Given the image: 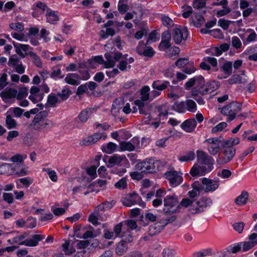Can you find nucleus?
<instances>
[{
  "label": "nucleus",
  "instance_id": "f257e3e1",
  "mask_svg": "<svg viewBox=\"0 0 257 257\" xmlns=\"http://www.w3.org/2000/svg\"><path fill=\"white\" fill-rule=\"evenodd\" d=\"M197 160L199 163L202 165L200 166L202 175H205L211 172L213 168L214 160L213 158L202 150L196 151Z\"/></svg>",
  "mask_w": 257,
  "mask_h": 257
},
{
  "label": "nucleus",
  "instance_id": "f03ea898",
  "mask_svg": "<svg viewBox=\"0 0 257 257\" xmlns=\"http://www.w3.org/2000/svg\"><path fill=\"white\" fill-rule=\"evenodd\" d=\"M159 164L160 162L158 161L147 159L137 163L135 167L137 170L141 171L142 173H153L159 170Z\"/></svg>",
  "mask_w": 257,
  "mask_h": 257
},
{
  "label": "nucleus",
  "instance_id": "7ed1b4c3",
  "mask_svg": "<svg viewBox=\"0 0 257 257\" xmlns=\"http://www.w3.org/2000/svg\"><path fill=\"white\" fill-rule=\"evenodd\" d=\"M241 106V104L233 101L224 106L221 112L223 115L228 116L227 121H231L235 118L236 113L240 110Z\"/></svg>",
  "mask_w": 257,
  "mask_h": 257
},
{
  "label": "nucleus",
  "instance_id": "20e7f679",
  "mask_svg": "<svg viewBox=\"0 0 257 257\" xmlns=\"http://www.w3.org/2000/svg\"><path fill=\"white\" fill-rule=\"evenodd\" d=\"M106 166L108 168L114 166L127 168L130 166V163L125 155H119L115 154L109 157Z\"/></svg>",
  "mask_w": 257,
  "mask_h": 257
},
{
  "label": "nucleus",
  "instance_id": "39448f33",
  "mask_svg": "<svg viewBox=\"0 0 257 257\" xmlns=\"http://www.w3.org/2000/svg\"><path fill=\"white\" fill-rule=\"evenodd\" d=\"M236 153L234 148H222V156L217 159L216 161L219 164H225L231 161Z\"/></svg>",
  "mask_w": 257,
  "mask_h": 257
},
{
  "label": "nucleus",
  "instance_id": "423d86ee",
  "mask_svg": "<svg viewBox=\"0 0 257 257\" xmlns=\"http://www.w3.org/2000/svg\"><path fill=\"white\" fill-rule=\"evenodd\" d=\"M212 201L210 198L202 197L196 202V206L193 205V208H190L192 212L194 213L203 212L208 206L212 204Z\"/></svg>",
  "mask_w": 257,
  "mask_h": 257
},
{
  "label": "nucleus",
  "instance_id": "0eeeda50",
  "mask_svg": "<svg viewBox=\"0 0 257 257\" xmlns=\"http://www.w3.org/2000/svg\"><path fill=\"white\" fill-rule=\"evenodd\" d=\"M188 36V31L186 27H184L182 29L176 28L173 30V38L176 44H180L182 40H186Z\"/></svg>",
  "mask_w": 257,
  "mask_h": 257
},
{
  "label": "nucleus",
  "instance_id": "6e6552de",
  "mask_svg": "<svg viewBox=\"0 0 257 257\" xmlns=\"http://www.w3.org/2000/svg\"><path fill=\"white\" fill-rule=\"evenodd\" d=\"M165 176L172 187L179 185L183 181L182 177L176 171H170L165 173Z\"/></svg>",
  "mask_w": 257,
  "mask_h": 257
},
{
  "label": "nucleus",
  "instance_id": "1a4fd4ad",
  "mask_svg": "<svg viewBox=\"0 0 257 257\" xmlns=\"http://www.w3.org/2000/svg\"><path fill=\"white\" fill-rule=\"evenodd\" d=\"M164 206L163 211L165 214H169L173 213L175 210H170V209L178 204L177 198L174 195H168L164 199Z\"/></svg>",
  "mask_w": 257,
  "mask_h": 257
},
{
  "label": "nucleus",
  "instance_id": "9d476101",
  "mask_svg": "<svg viewBox=\"0 0 257 257\" xmlns=\"http://www.w3.org/2000/svg\"><path fill=\"white\" fill-rule=\"evenodd\" d=\"M201 180L202 184L205 186L204 192L206 193L213 192L218 188V179L212 180L206 178H203Z\"/></svg>",
  "mask_w": 257,
  "mask_h": 257
},
{
  "label": "nucleus",
  "instance_id": "9b49d317",
  "mask_svg": "<svg viewBox=\"0 0 257 257\" xmlns=\"http://www.w3.org/2000/svg\"><path fill=\"white\" fill-rule=\"evenodd\" d=\"M219 86V82L215 80L209 81L206 84L204 83V87L203 88V91H200V94L202 95H204L211 93L216 90Z\"/></svg>",
  "mask_w": 257,
  "mask_h": 257
},
{
  "label": "nucleus",
  "instance_id": "f8f14e48",
  "mask_svg": "<svg viewBox=\"0 0 257 257\" xmlns=\"http://www.w3.org/2000/svg\"><path fill=\"white\" fill-rule=\"evenodd\" d=\"M45 238V236L40 234H35L31 236V237L19 243L20 245H25L28 246H35L38 244L39 241Z\"/></svg>",
  "mask_w": 257,
  "mask_h": 257
},
{
  "label": "nucleus",
  "instance_id": "ddd939ff",
  "mask_svg": "<svg viewBox=\"0 0 257 257\" xmlns=\"http://www.w3.org/2000/svg\"><path fill=\"white\" fill-rule=\"evenodd\" d=\"M204 83V78L201 76H196L191 79H190L185 84V89L187 90L189 89L192 86H193L195 84L196 86L201 85L203 86Z\"/></svg>",
  "mask_w": 257,
  "mask_h": 257
},
{
  "label": "nucleus",
  "instance_id": "4468645a",
  "mask_svg": "<svg viewBox=\"0 0 257 257\" xmlns=\"http://www.w3.org/2000/svg\"><path fill=\"white\" fill-rule=\"evenodd\" d=\"M18 91L12 88H7L0 93V96L3 101L7 102L8 99L13 98L16 97Z\"/></svg>",
  "mask_w": 257,
  "mask_h": 257
},
{
  "label": "nucleus",
  "instance_id": "2eb2a0df",
  "mask_svg": "<svg viewBox=\"0 0 257 257\" xmlns=\"http://www.w3.org/2000/svg\"><path fill=\"white\" fill-rule=\"evenodd\" d=\"M196 120L189 119L184 121L181 125V128L186 132H192L196 126Z\"/></svg>",
  "mask_w": 257,
  "mask_h": 257
},
{
  "label": "nucleus",
  "instance_id": "dca6fc26",
  "mask_svg": "<svg viewBox=\"0 0 257 257\" xmlns=\"http://www.w3.org/2000/svg\"><path fill=\"white\" fill-rule=\"evenodd\" d=\"M164 228L163 224H162L160 221L150 225L148 228V233L149 235L153 236L160 233Z\"/></svg>",
  "mask_w": 257,
  "mask_h": 257
},
{
  "label": "nucleus",
  "instance_id": "f3484780",
  "mask_svg": "<svg viewBox=\"0 0 257 257\" xmlns=\"http://www.w3.org/2000/svg\"><path fill=\"white\" fill-rule=\"evenodd\" d=\"M221 70L225 75L224 78H226L232 73V63L231 61H227L224 63L221 67Z\"/></svg>",
  "mask_w": 257,
  "mask_h": 257
},
{
  "label": "nucleus",
  "instance_id": "a211bd4d",
  "mask_svg": "<svg viewBox=\"0 0 257 257\" xmlns=\"http://www.w3.org/2000/svg\"><path fill=\"white\" fill-rule=\"evenodd\" d=\"M46 17L47 22L51 24H55L56 22L59 20L58 16L55 13V12L52 11L50 9H47Z\"/></svg>",
  "mask_w": 257,
  "mask_h": 257
},
{
  "label": "nucleus",
  "instance_id": "6ab92c4d",
  "mask_svg": "<svg viewBox=\"0 0 257 257\" xmlns=\"http://www.w3.org/2000/svg\"><path fill=\"white\" fill-rule=\"evenodd\" d=\"M249 194L246 191H243L241 194L235 199V203L237 205H244L246 204Z\"/></svg>",
  "mask_w": 257,
  "mask_h": 257
},
{
  "label": "nucleus",
  "instance_id": "aec40b11",
  "mask_svg": "<svg viewBox=\"0 0 257 257\" xmlns=\"http://www.w3.org/2000/svg\"><path fill=\"white\" fill-rule=\"evenodd\" d=\"M13 166L10 163H3L0 165V175H12Z\"/></svg>",
  "mask_w": 257,
  "mask_h": 257
},
{
  "label": "nucleus",
  "instance_id": "412c9836",
  "mask_svg": "<svg viewBox=\"0 0 257 257\" xmlns=\"http://www.w3.org/2000/svg\"><path fill=\"white\" fill-rule=\"evenodd\" d=\"M169 82L167 81L162 82L160 80H157L153 82L152 87L154 89H156L161 92V91L166 89L169 85Z\"/></svg>",
  "mask_w": 257,
  "mask_h": 257
},
{
  "label": "nucleus",
  "instance_id": "4be33fe9",
  "mask_svg": "<svg viewBox=\"0 0 257 257\" xmlns=\"http://www.w3.org/2000/svg\"><path fill=\"white\" fill-rule=\"evenodd\" d=\"M116 144L112 142H109L106 144L102 145L101 147V149L103 152L110 154L114 152L116 150Z\"/></svg>",
  "mask_w": 257,
  "mask_h": 257
},
{
  "label": "nucleus",
  "instance_id": "5701e85b",
  "mask_svg": "<svg viewBox=\"0 0 257 257\" xmlns=\"http://www.w3.org/2000/svg\"><path fill=\"white\" fill-rule=\"evenodd\" d=\"M93 109L91 108H87L83 109L79 113L78 118L81 122H85L89 118V115L92 112Z\"/></svg>",
  "mask_w": 257,
  "mask_h": 257
},
{
  "label": "nucleus",
  "instance_id": "b1692460",
  "mask_svg": "<svg viewBox=\"0 0 257 257\" xmlns=\"http://www.w3.org/2000/svg\"><path fill=\"white\" fill-rule=\"evenodd\" d=\"M228 83L232 85L236 83H245L247 82V80L245 78H243L240 74H234L232 75L228 80Z\"/></svg>",
  "mask_w": 257,
  "mask_h": 257
},
{
  "label": "nucleus",
  "instance_id": "393cba45",
  "mask_svg": "<svg viewBox=\"0 0 257 257\" xmlns=\"http://www.w3.org/2000/svg\"><path fill=\"white\" fill-rule=\"evenodd\" d=\"M102 136V135L101 133H95L93 135L87 137L86 139L84 140V142L86 143H85V144L87 145L93 144L97 142L99 139H100Z\"/></svg>",
  "mask_w": 257,
  "mask_h": 257
},
{
  "label": "nucleus",
  "instance_id": "a878e982",
  "mask_svg": "<svg viewBox=\"0 0 257 257\" xmlns=\"http://www.w3.org/2000/svg\"><path fill=\"white\" fill-rule=\"evenodd\" d=\"M172 109L179 113H184L186 110L185 101L175 102L172 106Z\"/></svg>",
  "mask_w": 257,
  "mask_h": 257
},
{
  "label": "nucleus",
  "instance_id": "bb28decb",
  "mask_svg": "<svg viewBox=\"0 0 257 257\" xmlns=\"http://www.w3.org/2000/svg\"><path fill=\"white\" fill-rule=\"evenodd\" d=\"M104 57L106 59V61H105V68H108L113 67L115 65V62H114L113 56H112L111 53H106L104 54Z\"/></svg>",
  "mask_w": 257,
  "mask_h": 257
},
{
  "label": "nucleus",
  "instance_id": "cd10ccee",
  "mask_svg": "<svg viewBox=\"0 0 257 257\" xmlns=\"http://www.w3.org/2000/svg\"><path fill=\"white\" fill-rule=\"evenodd\" d=\"M127 249L126 244L121 240L116 246L115 252L117 255L121 256L126 252Z\"/></svg>",
  "mask_w": 257,
  "mask_h": 257
},
{
  "label": "nucleus",
  "instance_id": "c85d7f7f",
  "mask_svg": "<svg viewBox=\"0 0 257 257\" xmlns=\"http://www.w3.org/2000/svg\"><path fill=\"white\" fill-rule=\"evenodd\" d=\"M120 150L121 151H133L135 150V147L134 144H131V142L122 141L119 142Z\"/></svg>",
  "mask_w": 257,
  "mask_h": 257
},
{
  "label": "nucleus",
  "instance_id": "c756f323",
  "mask_svg": "<svg viewBox=\"0 0 257 257\" xmlns=\"http://www.w3.org/2000/svg\"><path fill=\"white\" fill-rule=\"evenodd\" d=\"M48 115V112L46 110L41 111L38 113L36 114L33 120L32 121V123H41L43 121L44 118L46 117Z\"/></svg>",
  "mask_w": 257,
  "mask_h": 257
},
{
  "label": "nucleus",
  "instance_id": "7c9ffc66",
  "mask_svg": "<svg viewBox=\"0 0 257 257\" xmlns=\"http://www.w3.org/2000/svg\"><path fill=\"white\" fill-rule=\"evenodd\" d=\"M129 197L132 199V202L134 205L139 204L142 207H145L146 206V203L142 201L141 197L136 192H133L131 194Z\"/></svg>",
  "mask_w": 257,
  "mask_h": 257
},
{
  "label": "nucleus",
  "instance_id": "2f4dec72",
  "mask_svg": "<svg viewBox=\"0 0 257 257\" xmlns=\"http://www.w3.org/2000/svg\"><path fill=\"white\" fill-rule=\"evenodd\" d=\"M195 154L193 151H189L185 155L181 156L178 160L181 162H189L195 159Z\"/></svg>",
  "mask_w": 257,
  "mask_h": 257
},
{
  "label": "nucleus",
  "instance_id": "473e14b6",
  "mask_svg": "<svg viewBox=\"0 0 257 257\" xmlns=\"http://www.w3.org/2000/svg\"><path fill=\"white\" fill-rule=\"evenodd\" d=\"M186 110L192 112H195L197 110V105L194 101L191 99H187L185 102Z\"/></svg>",
  "mask_w": 257,
  "mask_h": 257
},
{
  "label": "nucleus",
  "instance_id": "72a5a7b5",
  "mask_svg": "<svg viewBox=\"0 0 257 257\" xmlns=\"http://www.w3.org/2000/svg\"><path fill=\"white\" fill-rule=\"evenodd\" d=\"M16 121L10 115H8L6 118V126L8 129L15 128L17 127Z\"/></svg>",
  "mask_w": 257,
  "mask_h": 257
},
{
  "label": "nucleus",
  "instance_id": "f704fd0d",
  "mask_svg": "<svg viewBox=\"0 0 257 257\" xmlns=\"http://www.w3.org/2000/svg\"><path fill=\"white\" fill-rule=\"evenodd\" d=\"M58 102H60L58 99L57 96L55 95L53 93L49 94L48 96L47 103L49 106L51 107H55L56 103Z\"/></svg>",
  "mask_w": 257,
  "mask_h": 257
},
{
  "label": "nucleus",
  "instance_id": "c9c22d12",
  "mask_svg": "<svg viewBox=\"0 0 257 257\" xmlns=\"http://www.w3.org/2000/svg\"><path fill=\"white\" fill-rule=\"evenodd\" d=\"M71 91L68 88L63 89L61 92L57 93V96L60 97V101H63L68 99L70 95Z\"/></svg>",
  "mask_w": 257,
  "mask_h": 257
},
{
  "label": "nucleus",
  "instance_id": "e433bc0d",
  "mask_svg": "<svg viewBox=\"0 0 257 257\" xmlns=\"http://www.w3.org/2000/svg\"><path fill=\"white\" fill-rule=\"evenodd\" d=\"M28 94V89L26 87H21L19 89L17 94L16 95L18 100H22L26 97Z\"/></svg>",
  "mask_w": 257,
  "mask_h": 257
},
{
  "label": "nucleus",
  "instance_id": "4c0bfd02",
  "mask_svg": "<svg viewBox=\"0 0 257 257\" xmlns=\"http://www.w3.org/2000/svg\"><path fill=\"white\" fill-rule=\"evenodd\" d=\"M161 21L163 23V25L164 26L167 27L168 28H171L174 25L173 20L168 16H166L165 15L162 16Z\"/></svg>",
  "mask_w": 257,
  "mask_h": 257
},
{
  "label": "nucleus",
  "instance_id": "58836bf2",
  "mask_svg": "<svg viewBox=\"0 0 257 257\" xmlns=\"http://www.w3.org/2000/svg\"><path fill=\"white\" fill-rule=\"evenodd\" d=\"M127 0H120L118 4V10L120 13H124L126 12L128 7L127 5Z\"/></svg>",
  "mask_w": 257,
  "mask_h": 257
},
{
  "label": "nucleus",
  "instance_id": "ea45409f",
  "mask_svg": "<svg viewBox=\"0 0 257 257\" xmlns=\"http://www.w3.org/2000/svg\"><path fill=\"white\" fill-rule=\"evenodd\" d=\"M240 250V245H239V243L232 244L226 248V251L229 253H236Z\"/></svg>",
  "mask_w": 257,
  "mask_h": 257
},
{
  "label": "nucleus",
  "instance_id": "a19ab883",
  "mask_svg": "<svg viewBox=\"0 0 257 257\" xmlns=\"http://www.w3.org/2000/svg\"><path fill=\"white\" fill-rule=\"evenodd\" d=\"M190 173L193 177L204 175H202V172L200 169V166H198V165L196 164H194V166L192 167L190 171Z\"/></svg>",
  "mask_w": 257,
  "mask_h": 257
},
{
  "label": "nucleus",
  "instance_id": "79ce46f5",
  "mask_svg": "<svg viewBox=\"0 0 257 257\" xmlns=\"http://www.w3.org/2000/svg\"><path fill=\"white\" fill-rule=\"evenodd\" d=\"M204 21L205 19L202 15L196 13L195 16V20H193V22L196 27H199Z\"/></svg>",
  "mask_w": 257,
  "mask_h": 257
},
{
  "label": "nucleus",
  "instance_id": "37998d69",
  "mask_svg": "<svg viewBox=\"0 0 257 257\" xmlns=\"http://www.w3.org/2000/svg\"><path fill=\"white\" fill-rule=\"evenodd\" d=\"M27 158V155H25L24 156L20 154H16L11 158L10 160L14 163L19 164L23 162L24 159Z\"/></svg>",
  "mask_w": 257,
  "mask_h": 257
},
{
  "label": "nucleus",
  "instance_id": "c03bdc74",
  "mask_svg": "<svg viewBox=\"0 0 257 257\" xmlns=\"http://www.w3.org/2000/svg\"><path fill=\"white\" fill-rule=\"evenodd\" d=\"M204 87V83L203 84V86L199 85L193 88L192 90L191 91V96L193 97L194 98H196V97H198V93H200V91H203V88Z\"/></svg>",
  "mask_w": 257,
  "mask_h": 257
},
{
  "label": "nucleus",
  "instance_id": "a18cd8bd",
  "mask_svg": "<svg viewBox=\"0 0 257 257\" xmlns=\"http://www.w3.org/2000/svg\"><path fill=\"white\" fill-rule=\"evenodd\" d=\"M115 188L120 189H124L126 188L127 183L125 177L122 178L118 182L115 183Z\"/></svg>",
  "mask_w": 257,
  "mask_h": 257
},
{
  "label": "nucleus",
  "instance_id": "49530a36",
  "mask_svg": "<svg viewBox=\"0 0 257 257\" xmlns=\"http://www.w3.org/2000/svg\"><path fill=\"white\" fill-rule=\"evenodd\" d=\"M239 243V245H240V248L241 249V248H242L243 251H247L254 246L253 243L250 241L241 242Z\"/></svg>",
  "mask_w": 257,
  "mask_h": 257
},
{
  "label": "nucleus",
  "instance_id": "de8ad7c7",
  "mask_svg": "<svg viewBox=\"0 0 257 257\" xmlns=\"http://www.w3.org/2000/svg\"><path fill=\"white\" fill-rule=\"evenodd\" d=\"M233 22H234L221 19L219 20L218 22V25L224 30H226L228 29L230 24Z\"/></svg>",
  "mask_w": 257,
  "mask_h": 257
},
{
  "label": "nucleus",
  "instance_id": "09e8293b",
  "mask_svg": "<svg viewBox=\"0 0 257 257\" xmlns=\"http://www.w3.org/2000/svg\"><path fill=\"white\" fill-rule=\"evenodd\" d=\"M220 148L219 145H209L207 147V151L211 155H215L218 153Z\"/></svg>",
  "mask_w": 257,
  "mask_h": 257
},
{
  "label": "nucleus",
  "instance_id": "8fccbe9b",
  "mask_svg": "<svg viewBox=\"0 0 257 257\" xmlns=\"http://www.w3.org/2000/svg\"><path fill=\"white\" fill-rule=\"evenodd\" d=\"M222 8V10H219L216 13V16L218 17L226 15L231 11V9L227 5L226 6H223Z\"/></svg>",
  "mask_w": 257,
  "mask_h": 257
},
{
  "label": "nucleus",
  "instance_id": "3c124183",
  "mask_svg": "<svg viewBox=\"0 0 257 257\" xmlns=\"http://www.w3.org/2000/svg\"><path fill=\"white\" fill-rule=\"evenodd\" d=\"M184 10V12L182 14V16L184 18H188L190 15L193 13L192 7L189 6H183L182 7Z\"/></svg>",
  "mask_w": 257,
  "mask_h": 257
},
{
  "label": "nucleus",
  "instance_id": "603ef678",
  "mask_svg": "<svg viewBox=\"0 0 257 257\" xmlns=\"http://www.w3.org/2000/svg\"><path fill=\"white\" fill-rule=\"evenodd\" d=\"M205 0H194L193 2V7L194 9H201L205 7Z\"/></svg>",
  "mask_w": 257,
  "mask_h": 257
},
{
  "label": "nucleus",
  "instance_id": "864d4df0",
  "mask_svg": "<svg viewBox=\"0 0 257 257\" xmlns=\"http://www.w3.org/2000/svg\"><path fill=\"white\" fill-rule=\"evenodd\" d=\"M96 168L97 167L95 166H91L90 167L87 168L86 169V171L87 174L91 176L93 179L96 177Z\"/></svg>",
  "mask_w": 257,
  "mask_h": 257
},
{
  "label": "nucleus",
  "instance_id": "5fc2aeb1",
  "mask_svg": "<svg viewBox=\"0 0 257 257\" xmlns=\"http://www.w3.org/2000/svg\"><path fill=\"white\" fill-rule=\"evenodd\" d=\"M43 171L46 172L48 173L49 178L52 181H57V176L56 175V173L54 171H52L49 168L43 169Z\"/></svg>",
  "mask_w": 257,
  "mask_h": 257
},
{
  "label": "nucleus",
  "instance_id": "6e6d98bb",
  "mask_svg": "<svg viewBox=\"0 0 257 257\" xmlns=\"http://www.w3.org/2000/svg\"><path fill=\"white\" fill-rule=\"evenodd\" d=\"M44 93H40V94H38L37 96H35L33 95H30L29 96V99H30L34 103H37L38 101H41L44 97Z\"/></svg>",
  "mask_w": 257,
  "mask_h": 257
},
{
  "label": "nucleus",
  "instance_id": "4d7b16f0",
  "mask_svg": "<svg viewBox=\"0 0 257 257\" xmlns=\"http://www.w3.org/2000/svg\"><path fill=\"white\" fill-rule=\"evenodd\" d=\"M121 237L122 238L121 241L126 244L131 242L133 240V236L129 231H127L126 233H123V234L121 235Z\"/></svg>",
  "mask_w": 257,
  "mask_h": 257
},
{
  "label": "nucleus",
  "instance_id": "13d9d810",
  "mask_svg": "<svg viewBox=\"0 0 257 257\" xmlns=\"http://www.w3.org/2000/svg\"><path fill=\"white\" fill-rule=\"evenodd\" d=\"M171 46L170 42L161 40V42L159 44V49L161 51H165L166 49H169Z\"/></svg>",
  "mask_w": 257,
  "mask_h": 257
},
{
  "label": "nucleus",
  "instance_id": "bf43d9fd",
  "mask_svg": "<svg viewBox=\"0 0 257 257\" xmlns=\"http://www.w3.org/2000/svg\"><path fill=\"white\" fill-rule=\"evenodd\" d=\"M227 125V123L225 122H220L212 128L211 132L212 133H215L217 132L221 131L224 128L226 127Z\"/></svg>",
  "mask_w": 257,
  "mask_h": 257
},
{
  "label": "nucleus",
  "instance_id": "052dcab7",
  "mask_svg": "<svg viewBox=\"0 0 257 257\" xmlns=\"http://www.w3.org/2000/svg\"><path fill=\"white\" fill-rule=\"evenodd\" d=\"M3 200L8 203L11 204L14 202V196L12 193H3Z\"/></svg>",
  "mask_w": 257,
  "mask_h": 257
},
{
  "label": "nucleus",
  "instance_id": "680f3d73",
  "mask_svg": "<svg viewBox=\"0 0 257 257\" xmlns=\"http://www.w3.org/2000/svg\"><path fill=\"white\" fill-rule=\"evenodd\" d=\"M19 61L20 58H19L16 55H14L9 58L8 64L9 66L15 67L17 65Z\"/></svg>",
  "mask_w": 257,
  "mask_h": 257
},
{
  "label": "nucleus",
  "instance_id": "e2e57ef3",
  "mask_svg": "<svg viewBox=\"0 0 257 257\" xmlns=\"http://www.w3.org/2000/svg\"><path fill=\"white\" fill-rule=\"evenodd\" d=\"M193 202L194 200L186 198L183 199L180 204L183 207H188L191 206V208H193V205H192Z\"/></svg>",
  "mask_w": 257,
  "mask_h": 257
},
{
  "label": "nucleus",
  "instance_id": "0e129e2a",
  "mask_svg": "<svg viewBox=\"0 0 257 257\" xmlns=\"http://www.w3.org/2000/svg\"><path fill=\"white\" fill-rule=\"evenodd\" d=\"M189 63L188 59L183 58H179L175 62V65L179 68H181L184 67L185 65Z\"/></svg>",
  "mask_w": 257,
  "mask_h": 257
},
{
  "label": "nucleus",
  "instance_id": "69168bd1",
  "mask_svg": "<svg viewBox=\"0 0 257 257\" xmlns=\"http://www.w3.org/2000/svg\"><path fill=\"white\" fill-rule=\"evenodd\" d=\"M211 249H207L194 253V257H204L210 254Z\"/></svg>",
  "mask_w": 257,
  "mask_h": 257
},
{
  "label": "nucleus",
  "instance_id": "338daca9",
  "mask_svg": "<svg viewBox=\"0 0 257 257\" xmlns=\"http://www.w3.org/2000/svg\"><path fill=\"white\" fill-rule=\"evenodd\" d=\"M231 44L233 47L236 49H239L241 46V42L240 39L236 36L232 38Z\"/></svg>",
  "mask_w": 257,
  "mask_h": 257
},
{
  "label": "nucleus",
  "instance_id": "774afa93",
  "mask_svg": "<svg viewBox=\"0 0 257 257\" xmlns=\"http://www.w3.org/2000/svg\"><path fill=\"white\" fill-rule=\"evenodd\" d=\"M232 226L235 231L240 233L243 230L244 223L243 222H237L233 224Z\"/></svg>",
  "mask_w": 257,
  "mask_h": 257
}]
</instances>
